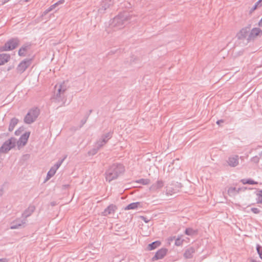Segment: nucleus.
I'll return each mask as SVG.
<instances>
[{
	"instance_id": "4468645a",
	"label": "nucleus",
	"mask_w": 262,
	"mask_h": 262,
	"mask_svg": "<svg viewBox=\"0 0 262 262\" xmlns=\"http://www.w3.org/2000/svg\"><path fill=\"white\" fill-rule=\"evenodd\" d=\"M249 32V28H244L242 29L237 34L236 37L239 39H243L246 37L248 33Z\"/></svg>"
},
{
	"instance_id": "f704fd0d",
	"label": "nucleus",
	"mask_w": 262,
	"mask_h": 262,
	"mask_svg": "<svg viewBox=\"0 0 262 262\" xmlns=\"http://www.w3.org/2000/svg\"><path fill=\"white\" fill-rule=\"evenodd\" d=\"M99 150V149L98 148V147H96V146H95V148L91 149L89 152V154L90 155H95L98 151Z\"/></svg>"
},
{
	"instance_id": "e433bc0d",
	"label": "nucleus",
	"mask_w": 262,
	"mask_h": 262,
	"mask_svg": "<svg viewBox=\"0 0 262 262\" xmlns=\"http://www.w3.org/2000/svg\"><path fill=\"white\" fill-rule=\"evenodd\" d=\"M251 161L253 162V163H258L259 161V157H258V156H254L253 157H252L251 159Z\"/></svg>"
},
{
	"instance_id": "b1692460",
	"label": "nucleus",
	"mask_w": 262,
	"mask_h": 262,
	"mask_svg": "<svg viewBox=\"0 0 262 262\" xmlns=\"http://www.w3.org/2000/svg\"><path fill=\"white\" fill-rule=\"evenodd\" d=\"M18 121V119L15 118H13L11 120L9 126V130L10 132H12L14 129V127L17 124Z\"/></svg>"
},
{
	"instance_id": "423d86ee",
	"label": "nucleus",
	"mask_w": 262,
	"mask_h": 262,
	"mask_svg": "<svg viewBox=\"0 0 262 262\" xmlns=\"http://www.w3.org/2000/svg\"><path fill=\"white\" fill-rule=\"evenodd\" d=\"M15 145V139L11 138L6 141L0 148V152L6 153L9 151Z\"/></svg>"
},
{
	"instance_id": "ddd939ff",
	"label": "nucleus",
	"mask_w": 262,
	"mask_h": 262,
	"mask_svg": "<svg viewBox=\"0 0 262 262\" xmlns=\"http://www.w3.org/2000/svg\"><path fill=\"white\" fill-rule=\"evenodd\" d=\"M35 210V207L34 206H29L27 209H26L21 215V217L26 219L30 216Z\"/></svg>"
},
{
	"instance_id": "9b49d317",
	"label": "nucleus",
	"mask_w": 262,
	"mask_h": 262,
	"mask_svg": "<svg viewBox=\"0 0 262 262\" xmlns=\"http://www.w3.org/2000/svg\"><path fill=\"white\" fill-rule=\"evenodd\" d=\"M167 250L166 249H161L159 250L152 258V260H158L163 258L166 254Z\"/></svg>"
},
{
	"instance_id": "a19ab883",
	"label": "nucleus",
	"mask_w": 262,
	"mask_h": 262,
	"mask_svg": "<svg viewBox=\"0 0 262 262\" xmlns=\"http://www.w3.org/2000/svg\"><path fill=\"white\" fill-rule=\"evenodd\" d=\"M86 122V119H82L81 121V124L80 125V127L82 126Z\"/></svg>"
},
{
	"instance_id": "9d476101",
	"label": "nucleus",
	"mask_w": 262,
	"mask_h": 262,
	"mask_svg": "<svg viewBox=\"0 0 262 262\" xmlns=\"http://www.w3.org/2000/svg\"><path fill=\"white\" fill-rule=\"evenodd\" d=\"M117 209L116 205L111 204L105 210L102 212V214L103 216H107L109 214H113L115 213Z\"/></svg>"
},
{
	"instance_id": "f257e3e1",
	"label": "nucleus",
	"mask_w": 262,
	"mask_h": 262,
	"mask_svg": "<svg viewBox=\"0 0 262 262\" xmlns=\"http://www.w3.org/2000/svg\"><path fill=\"white\" fill-rule=\"evenodd\" d=\"M55 92L53 96L51 98L53 103H55L58 107L63 106L67 101L65 95V92L67 90L66 85L64 82L55 86Z\"/></svg>"
},
{
	"instance_id": "412c9836",
	"label": "nucleus",
	"mask_w": 262,
	"mask_h": 262,
	"mask_svg": "<svg viewBox=\"0 0 262 262\" xmlns=\"http://www.w3.org/2000/svg\"><path fill=\"white\" fill-rule=\"evenodd\" d=\"M29 136L30 132H26L25 134L22 135L19 140L20 144H22L23 145H25L27 142Z\"/></svg>"
},
{
	"instance_id": "39448f33",
	"label": "nucleus",
	"mask_w": 262,
	"mask_h": 262,
	"mask_svg": "<svg viewBox=\"0 0 262 262\" xmlns=\"http://www.w3.org/2000/svg\"><path fill=\"white\" fill-rule=\"evenodd\" d=\"M19 40L17 38H13L8 40L4 46L0 47V52L11 51L15 49L19 45Z\"/></svg>"
},
{
	"instance_id": "5701e85b",
	"label": "nucleus",
	"mask_w": 262,
	"mask_h": 262,
	"mask_svg": "<svg viewBox=\"0 0 262 262\" xmlns=\"http://www.w3.org/2000/svg\"><path fill=\"white\" fill-rule=\"evenodd\" d=\"M185 233L189 236H194L198 234V230L193 229L192 228H187L185 229Z\"/></svg>"
},
{
	"instance_id": "58836bf2",
	"label": "nucleus",
	"mask_w": 262,
	"mask_h": 262,
	"mask_svg": "<svg viewBox=\"0 0 262 262\" xmlns=\"http://www.w3.org/2000/svg\"><path fill=\"white\" fill-rule=\"evenodd\" d=\"M258 7L256 5H254L253 6V7L251 8V9L250 10V12H252L253 11H254L255 10H256L257 9Z\"/></svg>"
},
{
	"instance_id": "2f4dec72",
	"label": "nucleus",
	"mask_w": 262,
	"mask_h": 262,
	"mask_svg": "<svg viewBox=\"0 0 262 262\" xmlns=\"http://www.w3.org/2000/svg\"><path fill=\"white\" fill-rule=\"evenodd\" d=\"M241 182H242V183L243 184H251V185H253V184H257V183L255 182L254 181L251 180V179H248V180H246V179H242L241 180Z\"/></svg>"
},
{
	"instance_id": "7c9ffc66",
	"label": "nucleus",
	"mask_w": 262,
	"mask_h": 262,
	"mask_svg": "<svg viewBox=\"0 0 262 262\" xmlns=\"http://www.w3.org/2000/svg\"><path fill=\"white\" fill-rule=\"evenodd\" d=\"M136 182L145 185L149 184L150 180L148 179H141L137 180Z\"/></svg>"
},
{
	"instance_id": "393cba45",
	"label": "nucleus",
	"mask_w": 262,
	"mask_h": 262,
	"mask_svg": "<svg viewBox=\"0 0 262 262\" xmlns=\"http://www.w3.org/2000/svg\"><path fill=\"white\" fill-rule=\"evenodd\" d=\"M113 135V132H110L104 134L101 136V138H100L101 140L105 141V143H106L109 139H110L112 137Z\"/></svg>"
},
{
	"instance_id": "6ab92c4d",
	"label": "nucleus",
	"mask_w": 262,
	"mask_h": 262,
	"mask_svg": "<svg viewBox=\"0 0 262 262\" xmlns=\"http://www.w3.org/2000/svg\"><path fill=\"white\" fill-rule=\"evenodd\" d=\"M195 252V249L193 247H189L187 248L184 253V256L185 258L188 259L191 258L193 256V254Z\"/></svg>"
},
{
	"instance_id": "a878e982",
	"label": "nucleus",
	"mask_w": 262,
	"mask_h": 262,
	"mask_svg": "<svg viewBox=\"0 0 262 262\" xmlns=\"http://www.w3.org/2000/svg\"><path fill=\"white\" fill-rule=\"evenodd\" d=\"M160 244L161 243L159 241H156L152 242V243L149 244L148 245V249L149 250H152L157 248L158 247H159L160 245Z\"/></svg>"
},
{
	"instance_id": "ea45409f",
	"label": "nucleus",
	"mask_w": 262,
	"mask_h": 262,
	"mask_svg": "<svg viewBox=\"0 0 262 262\" xmlns=\"http://www.w3.org/2000/svg\"><path fill=\"white\" fill-rule=\"evenodd\" d=\"M255 5H256L257 7H260L262 5V3L260 0H258Z\"/></svg>"
},
{
	"instance_id": "f3484780",
	"label": "nucleus",
	"mask_w": 262,
	"mask_h": 262,
	"mask_svg": "<svg viewBox=\"0 0 262 262\" xmlns=\"http://www.w3.org/2000/svg\"><path fill=\"white\" fill-rule=\"evenodd\" d=\"M31 45L30 44H26L23 45L18 51V55L20 56H25L26 52L30 49Z\"/></svg>"
},
{
	"instance_id": "79ce46f5",
	"label": "nucleus",
	"mask_w": 262,
	"mask_h": 262,
	"mask_svg": "<svg viewBox=\"0 0 262 262\" xmlns=\"http://www.w3.org/2000/svg\"><path fill=\"white\" fill-rule=\"evenodd\" d=\"M8 259L6 258H1L0 259V262H8Z\"/></svg>"
},
{
	"instance_id": "2eb2a0df",
	"label": "nucleus",
	"mask_w": 262,
	"mask_h": 262,
	"mask_svg": "<svg viewBox=\"0 0 262 262\" xmlns=\"http://www.w3.org/2000/svg\"><path fill=\"white\" fill-rule=\"evenodd\" d=\"M164 186V182L162 180H158L155 184H153L150 187V190L151 191H156L159 189L161 188Z\"/></svg>"
},
{
	"instance_id": "473e14b6",
	"label": "nucleus",
	"mask_w": 262,
	"mask_h": 262,
	"mask_svg": "<svg viewBox=\"0 0 262 262\" xmlns=\"http://www.w3.org/2000/svg\"><path fill=\"white\" fill-rule=\"evenodd\" d=\"M64 159L65 158H63V159H62L61 160H59L53 167L55 169L57 170L59 168V167L60 166L61 164L62 163V162L64 161Z\"/></svg>"
},
{
	"instance_id": "4be33fe9",
	"label": "nucleus",
	"mask_w": 262,
	"mask_h": 262,
	"mask_svg": "<svg viewBox=\"0 0 262 262\" xmlns=\"http://www.w3.org/2000/svg\"><path fill=\"white\" fill-rule=\"evenodd\" d=\"M139 207H141V204L140 202H134L129 204L127 205L125 209V210H130V209H135L138 208Z\"/></svg>"
},
{
	"instance_id": "c756f323",
	"label": "nucleus",
	"mask_w": 262,
	"mask_h": 262,
	"mask_svg": "<svg viewBox=\"0 0 262 262\" xmlns=\"http://www.w3.org/2000/svg\"><path fill=\"white\" fill-rule=\"evenodd\" d=\"M257 202L258 203L262 204V190H259L256 193Z\"/></svg>"
},
{
	"instance_id": "cd10ccee",
	"label": "nucleus",
	"mask_w": 262,
	"mask_h": 262,
	"mask_svg": "<svg viewBox=\"0 0 262 262\" xmlns=\"http://www.w3.org/2000/svg\"><path fill=\"white\" fill-rule=\"evenodd\" d=\"M182 235H180L178 236V237L176 238L174 244L176 246H180L182 245L184 240L182 239Z\"/></svg>"
},
{
	"instance_id": "a18cd8bd",
	"label": "nucleus",
	"mask_w": 262,
	"mask_h": 262,
	"mask_svg": "<svg viewBox=\"0 0 262 262\" xmlns=\"http://www.w3.org/2000/svg\"><path fill=\"white\" fill-rule=\"evenodd\" d=\"M223 120H220L217 121L216 123L217 124H220L221 123H223Z\"/></svg>"
},
{
	"instance_id": "de8ad7c7",
	"label": "nucleus",
	"mask_w": 262,
	"mask_h": 262,
	"mask_svg": "<svg viewBox=\"0 0 262 262\" xmlns=\"http://www.w3.org/2000/svg\"><path fill=\"white\" fill-rule=\"evenodd\" d=\"M259 158H260L262 159V151L260 152H259Z\"/></svg>"
},
{
	"instance_id": "37998d69",
	"label": "nucleus",
	"mask_w": 262,
	"mask_h": 262,
	"mask_svg": "<svg viewBox=\"0 0 262 262\" xmlns=\"http://www.w3.org/2000/svg\"><path fill=\"white\" fill-rule=\"evenodd\" d=\"M20 133H21V130H20V129H17V130H16L15 131V134L16 135H17V136H18V135H20Z\"/></svg>"
},
{
	"instance_id": "a211bd4d",
	"label": "nucleus",
	"mask_w": 262,
	"mask_h": 262,
	"mask_svg": "<svg viewBox=\"0 0 262 262\" xmlns=\"http://www.w3.org/2000/svg\"><path fill=\"white\" fill-rule=\"evenodd\" d=\"M246 188L245 187L244 188H239L238 189L236 188L235 187H230L228 190V193L230 196H234L237 193H238L240 191L242 190H245Z\"/></svg>"
},
{
	"instance_id": "49530a36",
	"label": "nucleus",
	"mask_w": 262,
	"mask_h": 262,
	"mask_svg": "<svg viewBox=\"0 0 262 262\" xmlns=\"http://www.w3.org/2000/svg\"><path fill=\"white\" fill-rule=\"evenodd\" d=\"M251 262H260V261L256 260L255 259H252L251 260Z\"/></svg>"
},
{
	"instance_id": "72a5a7b5",
	"label": "nucleus",
	"mask_w": 262,
	"mask_h": 262,
	"mask_svg": "<svg viewBox=\"0 0 262 262\" xmlns=\"http://www.w3.org/2000/svg\"><path fill=\"white\" fill-rule=\"evenodd\" d=\"M256 250L259 257L262 259V247L260 245H257L256 246Z\"/></svg>"
},
{
	"instance_id": "dca6fc26",
	"label": "nucleus",
	"mask_w": 262,
	"mask_h": 262,
	"mask_svg": "<svg viewBox=\"0 0 262 262\" xmlns=\"http://www.w3.org/2000/svg\"><path fill=\"white\" fill-rule=\"evenodd\" d=\"M114 3V0H104L102 1L101 4V8H100V11L105 10L110 7V6L113 5Z\"/></svg>"
},
{
	"instance_id": "0eeeda50",
	"label": "nucleus",
	"mask_w": 262,
	"mask_h": 262,
	"mask_svg": "<svg viewBox=\"0 0 262 262\" xmlns=\"http://www.w3.org/2000/svg\"><path fill=\"white\" fill-rule=\"evenodd\" d=\"M31 59H25L20 62L17 67V72L20 74L23 73L31 65Z\"/></svg>"
},
{
	"instance_id": "4c0bfd02",
	"label": "nucleus",
	"mask_w": 262,
	"mask_h": 262,
	"mask_svg": "<svg viewBox=\"0 0 262 262\" xmlns=\"http://www.w3.org/2000/svg\"><path fill=\"white\" fill-rule=\"evenodd\" d=\"M251 210L255 214H258L260 212V210L259 209L257 208H251Z\"/></svg>"
},
{
	"instance_id": "8fccbe9b",
	"label": "nucleus",
	"mask_w": 262,
	"mask_h": 262,
	"mask_svg": "<svg viewBox=\"0 0 262 262\" xmlns=\"http://www.w3.org/2000/svg\"><path fill=\"white\" fill-rule=\"evenodd\" d=\"M176 236L171 237V239H170V241H172L173 239H176Z\"/></svg>"
},
{
	"instance_id": "1a4fd4ad",
	"label": "nucleus",
	"mask_w": 262,
	"mask_h": 262,
	"mask_svg": "<svg viewBox=\"0 0 262 262\" xmlns=\"http://www.w3.org/2000/svg\"><path fill=\"white\" fill-rule=\"evenodd\" d=\"M262 35V30L258 28H253L248 36L247 40L250 41L255 39L257 36Z\"/></svg>"
},
{
	"instance_id": "7ed1b4c3",
	"label": "nucleus",
	"mask_w": 262,
	"mask_h": 262,
	"mask_svg": "<svg viewBox=\"0 0 262 262\" xmlns=\"http://www.w3.org/2000/svg\"><path fill=\"white\" fill-rule=\"evenodd\" d=\"M132 17V15L128 12L121 13L114 18L111 25L115 28V30L121 29L131 20Z\"/></svg>"
},
{
	"instance_id": "c85d7f7f",
	"label": "nucleus",
	"mask_w": 262,
	"mask_h": 262,
	"mask_svg": "<svg viewBox=\"0 0 262 262\" xmlns=\"http://www.w3.org/2000/svg\"><path fill=\"white\" fill-rule=\"evenodd\" d=\"M106 143H105V141L101 140L99 139L96 143H95V145L96 147H98V149H100Z\"/></svg>"
},
{
	"instance_id": "20e7f679",
	"label": "nucleus",
	"mask_w": 262,
	"mask_h": 262,
	"mask_svg": "<svg viewBox=\"0 0 262 262\" xmlns=\"http://www.w3.org/2000/svg\"><path fill=\"white\" fill-rule=\"evenodd\" d=\"M40 114V110L36 107H34L29 110L25 116L24 121L26 124H30L35 121Z\"/></svg>"
},
{
	"instance_id": "f03ea898",
	"label": "nucleus",
	"mask_w": 262,
	"mask_h": 262,
	"mask_svg": "<svg viewBox=\"0 0 262 262\" xmlns=\"http://www.w3.org/2000/svg\"><path fill=\"white\" fill-rule=\"evenodd\" d=\"M124 167L121 164H114L105 172L106 180L109 182L116 179L124 171Z\"/></svg>"
},
{
	"instance_id": "09e8293b",
	"label": "nucleus",
	"mask_w": 262,
	"mask_h": 262,
	"mask_svg": "<svg viewBox=\"0 0 262 262\" xmlns=\"http://www.w3.org/2000/svg\"><path fill=\"white\" fill-rule=\"evenodd\" d=\"M57 3H58V5L59 4H62L63 3V1H59Z\"/></svg>"
},
{
	"instance_id": "f8f14e48",
	"label": "nucleus",
	"mask_w": 262,
	"mask_h": 262,
	"mask_svg": "<svg viewBox=\"0 0 262 262\" xmlns=\"http://www.w3.org/2000/svg\"><path fill=\"white\" fill-rule=\"evenodd\" d=\"M227 162L231 167H235L238 164V156L237 155L229 157Z\"/></svg>"
},
{
	"instance_id": "c9c22d12",
	"label": "nucleus",
	"mask_w": 262,
	"mask_h": 262,
	"mask_svg": "<svg viewBox=\"0 0 262 262\" xmlns=\"http://www.w3.org/2000/svg\"><path fill=\"white\" fill-rule=\"evenodd\" d=\"M57 5H58V3H56L55 4L51 5L47 10H46V13H47L53 10Z\"/></svg>"
},
{
	"instance_id": "aec40b11",
	"label": "nucleus",
	"mask_w": 262,
	"mask_h": 262,
	"mask_svg": "<svg viewBox=\"0 0 262 262\" xmlns=\"http://www.w3.org/2000/svg\"><path fill=\"white\" fill-rule=\"evenodd\" d=\"M10 59V56L8 54H0V66L3 65L5 63L8 62Z\"/></svg>"
},
{
	"instance_id": "c03bdc74",
	"label": "nucleus",
	"mask_w": 262,
	"mask_h": 262,
	"mask_svg": "<svg viewBox=\"0 0 262 262\" xmlns=\"http://www.w3.org/2000/svg\"><path fill=\"white\" fill-rule=\"evenodd\" d=\"M142 218L145 223H148L149 222V220H147L146 217L143 216Z\"/></svg>"
},
{
	"instance_id": "bb28decb",
	"label": "nucleus",
	"mask_w": 262,
	"mask_h": 262,
	"mask_svg": "<svg viewBox=\"0 0 262 262\" xmlns=\"http://www.w3.org/2000/svg\"><path fill=\"white\" fill-rule=\"evenodd\" d=\"M56 171L57 170L52 166L47 173V179H49L52 177L55 174Z\"/></svg>"
},
{
	"instance_id": "6e6552de",
	"label": "nucleus",
	"mask_w": 262,
	"mask_h": 262,
	"mask_svg": "<svg viewBox=\"0 0 262 262\" xmlns=\"http://www.w3.org/2000/svg\"><path fill=\"white\" fill-rule=\"evenodd\" d=\"M27 222L26 219L17 218L14 220L10 226L11 229H18L22 226H24Z\"/></svg>"
}]
</instances>
